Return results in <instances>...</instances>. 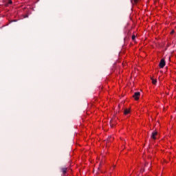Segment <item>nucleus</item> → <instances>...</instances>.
<instances>
[{"instance_id": "nucleus-1", "label": "nucleus", "mask_w": 176, "mask_h": 176, "mask_svg": "<svg viewBox=\"0 0 176 176\" xmlns=\"http://www.w3.org/2000/svg\"><path fill=\"white\" fill-rule=\"evenodd\" d=\"M165 65L166 61L164 60V59H162L159 64L160 68H164Z\"/></svg>"}, {"instance_id": "nucleus-2", "label": "nucleus", "mask_w": 176, "mask_h": 176, "mask_svg": "<svg viewBox=\"0 0 176 176\" xmlns=\"http://www.w3.org/2000/svg\"><path fill=\"white\" fill-rule=\"evenodd\" d=\"M140 92H136V93H135L134 94V95H133V98L135 99V100H139L140 99Z\"/></svg>"}, {"instance_id": "nucleus-3", "label": "nucleus", "mask_w": 176, "mask_h": 176, "mask_svg": "<svg viewBox=\"0 0 176 176\" xmlns=\"http://www.w3.org/2000/svg\"><path fill=\"white\" fill-rule=\"evenodd\" d=\"M156 135H157V132L156 131L153 132L151 135V138H153V140H156Z\"/></svg>"}, {"instance_id": "nucleus-4", "label": "nucleus", "mask_w": 176, "mask_h": 176, "mask_svg": "<svg viewBox=\"0 0 176 176\" xmlns=\"http://www.w3.org/2000/svg\"><path fill=\"white\" fill-rule=\"evenodd\" d=\"M130 113V109H126L124 111V115H129Z\"/></svg>"}, {"instance_id": "nucleus-5", "label": "nucleus", "mask_w": 176, "mask_h": 176, "mask_svg": "<svg viewBox=\"0 0 176 176\" xmlns=\"http://www.w3.org/2000/svg\"><path fill=\"white\" fill-rule=\"evenodd\" d=\"M157 81L156 80H155V79H152V83H153V85H156V82H157Z\"/></svg>"}, {"instance_id": "nucleus-6", "label": "nucleus", "mask_w": 176, "mask_h": 176, "mask_svg": "<svg viewBox=\"0 0 176 176\" xmlns=\"http://www.w3.org/2000/svg\"><path fill=\"white\" fill-rule=\"evenodd\" d=\"M63 173L65 174L67 173V168H63Z\"/></svg>"}, {"instance_id": "nucleus-7", "label": "nucleus", "mask_w": 176, "mask_h": 176, "mask_svg": "<svg viewBox=\"0 0 176 176\" xmlns=\"http://www.w3.org/2000/svg\"><path fill=\"white\" fill-rule=\"evenodd\" d=\"M135 39V35L132 36V40L134 41Z\"/></svg>"}, {"instance_id": "nucleus-8", "label": "nucleus", "mask_w": 176, "mask_h": 176, "mask_svg": "<svg viewBox=\"0 0 176 176\" xmlns=\"http://www.w3.org/2000/svg\"><path fill=\"white\" fill-rule=\"evenodd\" d=\"M111 124H113V120L111 121Z\"/></svg>"}, {"instance_id": "nucleus-9", "label": "nucleus", "mask_w": 176, "mask_h": 176, "mask_svg": "<svg viewBox=\"0 0 176 176\" xmlns=\"http://www.w3.org/2000/svg\"><path fill=\"white\" fill-rule=\"evenodd\" d=\"M8 3H12V0H9Z\"/></svg>"}, {"instance_id": "nucleus-10", "label": "nucleus", "mask_w": 176, "mask_h": 176, "mask_svg": "<svg viewBox=\"0 0 176 176\" xmlns=\"http://www.w3.org/2000/svg\"><path fill=\"white\" fill-rule=\"evenodd\" d=\"M170 34H174V30H173V31L170 32Z\"/></svg>"}]
</instances>
